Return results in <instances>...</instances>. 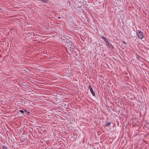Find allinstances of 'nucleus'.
I'll return each instance as SVG.
<instances>
[{
	"label": "nucleus",
	"mask_w": 149,
	"mask_h": 149,
	"mask_svg": "<svg viewBox=\"0 0 149 149\" xmlns=\"http://www.w3.org/2000/svg\"><path fill=\"white\" fill-rule=\"evenodd\" d=\"M137 35L138 37L141 39H142L143 38V33L140 31H138V32H137Z\"/></svg>",
	"instance_id": "f257e3e1"
},
{
	"label": "nucleus",
	"mask_w": 149,
	"mask_h": 149,
	"mask_svg": "<svg viewBox=\"0 0 149 149\" xmlns=\"http://www.w3.org/2000/svg\"><path fill=\"white\" fill-rule=\"evenodd\" d=\"M88 88L89 89L90 92L91 93H92V95H93V96H95V93L94 92L91 86L89 85L88 86Z\"/></svg>",
	"instance_id": "f03ea898"
},
{
	"label": "nucleus",
	"mask_w": 149,
	"mask_h": 149,
	"mask_svg": "<svg viewBox=\"0 0 149 149\" xmlns=\"http://www.w3.org/2000/svg\"><path fill=\"white\" fill-rule=\"evenodd\" d=\"M101 37L102 38L104 42L107 44L108 43V42H109L108 41L107 39L104 36H101Z\"/></svg>",
	"instance_id": "7ed1b4c3"
},
{
	"label": "nucleus",
	"mask_w": 149,
	"mask_h": 149,
	"mask_svg": "<svg viewBox=\"0 0 149 149\" xmlns=\"http://www.w3.org/2000/svg\"><path fill=\"white\" fill-rule=\"evenodd\" d=\"M107 44L108 45V46H109V47L110 48H111V47L113 48V46L109 42L108 43H107Z\"/></svg>",
	"instance_id": "20e7f679"
},
{
	"label": "nucleus",
	"mask_w": 149,
	"mask_h": 149,
	"mask_svg": "<svg viewBox=\"0 0 149 149\" xmlns=\"http://www.w3.org/2000/svg\"><path fill=\"white\" fill-rule=\"evenodd\" d=\"M2 147L3 149H8L6 146H2Z\"/></svg>",
	"instance_id": "39448f33"
},
{
	"label": "nucleus",
	"mask_w": 149,
	"mask_h": 149,
	"mask_svg": "<svg viewBox=\"0 0 149 149\" xmlns=\"http://www.w3.org/2000/svg\"><path fill=\"white\" fill-rule=\"evenodd\" d=\"M110 124H111V122H107V123H106V126H108L110 125Z\"/></svg>",
	"instance_id": "423d86ee"
},
{
	"label": "nucleus",
	"mask_w": 149,
	"mask_h": 149,
	"mask_svg": "<svg viewBox=\"0 0 149 149\" xmlns=\"http://www.w3.org/2000/svg\"><path fill=\"white\" fill-rule=\"evenodd\" d=\"M69 45H72V43L71 42H69Z\"/></svg>",
	"instance_id": "0eeeda50"
},
{
	"label": "nucleus",
	"mask_w": 149,
	"mask_h": 149,
	"mask_svg": "<svg viewBox=\"0 0 149 149\" xmlns=\"http://www.w3.org/2000/svg\"><path fill=\"white\" fill-rule=\"evenodd\" d=\"M19 111L20 112H21L22 113H23L24 112L22 110H19Z\"/></svg>",
	"instance_id": "6e6552de"
},
{
	"label": "nucleus",
	"mask_w": 149,
	"mask_h": 149,
	"mask_svg": "<svg viewBox=\"0 0 149 149\" xmlns=\"http://www.w3.org/2000/svg\"><path fill=\"white\" fill-rule=\"evenodd\" d=\"M26 111V112H27L28 113V114H29L30 112H27L26 110H25L24 111Z\"/></svg>",
	"instance_id": "1a4fd4ad"
},
{
	"label": "nucleus",
	"mask_w": 149,
	"mask_h": 149,
	"mask_svg": "<svg viewBox=\"0 0 149 149\" xmlns=\"http://www.w3.org/2000/svg\"><path fill=\"white\" fill-rule=\"evenodd\" d=\"M124 42V43H125L124 42Z\"/></svg>",
	"instance_id": "9d476101"
},
{
	"label": "nucleus",
	"mask_w": 149,
	"mask_h": 149,
	"mask_svg": "<svg viewBox=\"0 0 149 149\" xmlns=\"http://www.w3.org/2000/svg\"><path fill=\"white\" fill-rule=\"evenodd\" d=\"M147 124H148V123H147ZM148 124H149V123H148Z\"/></svg>",
	"instance_id": "9b49d317"
}]
</instances>
